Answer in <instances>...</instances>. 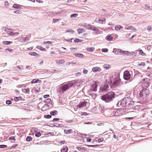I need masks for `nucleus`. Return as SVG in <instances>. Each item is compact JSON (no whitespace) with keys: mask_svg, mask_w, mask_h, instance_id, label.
I'll use <instances>...</instances> for the list:
<instances>
[{"mask_svg":"<svg viewBox=\"0 0 152 152\" xmlns=\"http://www.w3.org/2000/svg\"><path fill=\"white\" fill-rule=\"evenodd\" d=\"M73 83L71 82H68L67 83L61 86L58 89L57 93L59 95L64 93L69 88L73 85Z\"/></svg>","mask_w":152,"mask_h":152,"instance_id":"1","label":"nucleus"},{"mask_svg":"<svg viewBox=\"0 0 152 152\" xmlns=\"http://www.w3.org/2000/svg\"><path fill=\"white\" fill-rule=\"evenodd\" d=\"M115 97V94L113 92H110L102 96L101 99L105 102L111 101Z\"/></svg>","mask_w":152,"mask_h":152,"instance_id":"2","label":"nucleus"},{"mask_svg":"<svg viewBox=\"0 0 152 152\" xmlns=\"http://www.w3.org/2000/svg\"><path fill=\"white\" fill-rule=\"evenodd\" d=\"M120 82V79L118 77L112 76H110V79L108 80L109 83L112 87L116 86Z\"/></svg>","mask_w":152,"mask_h":152,"instance_id":"3","label":"nucleus"},{"mask_svg":"<svg viewBox=\"0 0 152 152\" xmlns=\"http://www.w3.org/2000/svg\"><path fill=\"white\" fill-rule=\"evenodd\" d=\"M131 73L132 72H129L128 70L125 71L124 73L123 77L124 79L126 80H128L130 78Z\"/></svg>","mask_w":152,"mask_h":152,"instance_id":"4","label":"nucleus"},{"mask_svg":"<svg viewBox=\"0 0 152 152\" xmlns=\"http://www.w3.org/2000/svg\"><path fill=\"white\" fill-rule=\"evenodd\" d=\"M6 32L8 34L10 35L11 36H15L17 35L18 34H19L18 32H13V29L8 28Z\"/></svg>","mask_w":152,"mask_h":152,"instance_id":"5","label":"nucleus"},{"mask_svg":"<svg viewBox=\"0 0 152 152\" xmlns=\"http://www.w3.org/2000/svg\"><path fill=\"white\" fill-rule=\"evenodd\" d=\"M117 106L118 107H124L126 106V103L125 98H124L120 101L117 104Z\"/></svg>","mask_w":152,"mask_h":152,"instance_id":"6","label":"nucleus"},{"mask_svg":"<svg viewBox=\"0 0 152 152\" xmlns=\"http://www.w3.org/2000/svg\"><path fill=\"white\" fill-rule=\"evenodd\" d=\"M125 98L126 103V106H131L132 105V99H131L128 97Z\"/></svg>","mask_w":152,"mask_h":152,"instance_id":"7","label":"nucleus"},{"mask_svg":"<svg viewBox=\"0 0 152 152\" xmlns=\"http://www.w3.org/2000/svg\"><path fill=\"white\" fill-rule=\"evenodd\" d=\"M88 26V29L89 30H91L96 32H98L99 31V30L98 28L95 27L94 26L91 25Z\"/></svg>","mask_w":152,"mask_h":152,"instance_id":"8","label":"nucleus"},{"mask_svg":"<svg viewBox=\"0 0 152 152\" xmlns=\"http://www.w3.org/2000/svg\"><path fill=\"white\" fill-rule=\"evenodd\" d=\"M87 102L85 101L80 102L79 105H77V107L79 108H82L86 107V105Z\"/></svg>","mask_w":152,"mask_h":152,"instance_id":"9","label":"nucleus"},{"mask_svg":"<svg viewBox=\"0 0 152 152\" xmlns=\"http://www.w3.org/2000/svg\"><path fill=\"white\" fill-rule=\"evenodd\" d=\"M125 35L126 38H133L136 35V34L132 35L130 32L126 33Z\"/></svg>","mask_w":152,"mask_h":152,"instance_id":"10","label":"nucleus"},{"mask_svg":"<svg viewBox=\"0 0 152 152\" xmlns=\"http://www.w3.org/2000/svg\"><path fill=\"white\" fill-rule=\"evenodd\" d=\"M148 80H149L147 78H144L142 80V82L144 83V85L145 86L146 88L148 87L149 86L148 82Z\"/></svg>","mask_w":152,"mask_h":152,"instance_id":"11","label":"nucleus"},{"mask_svg":"<svg viewBox=\"0 0 152 152\" xmlns=\"http://www.w3.org/2000/svg\"><path fill=\"white\" fill-rule=\"evenodd\" d=\"M97 85L95 83L93 84L90 88L91 91H96Z\"/></svg>","mask_w":152,"mask_h":152,"instance_id":"12","label":"nucleus"},{"mask_svg":"<svg viewBox=\"0 0 152 152\" xmlns=\"http://www.w3.org/2000/svg\"><path fill=\"white\" fill-rule=\"evenodd\" d=\"M147 90H145L144 91H142V89L140 93V94L142 96V97H145V96H146V95H148L147 94H145V93L147 92Z\"/></svg>","mask_w":152,"mask_h":152,"instance_id":"13","label":"nucleus"},{"mask_svg":"<svg viewBox=\"0 0 152 152\" xmlns=\"http://www.w3.org/2000/svg\"><path fill=\"white\" fill-rule=\"evenodd\" d=\"M77 148L78 151L81 152H84L87 151L86 148L82 146L77 147Z\"/></svg>","mask_w":152,"mask_h":152,"instance_id":"14","label":"nucleus"},{"mask_svg":"<svg viewBox=\"0 0 152 152\" xmlns=\"http://www.w3.org/2000/svg\"><path fill=\"white\" fill-rule=\"evenodd\" d=\"M92 71L94 72H100L101 70L100 68L96 66L93 68L92 69Z\"/></svg>","mask_w":152,"mask_h":152,"instance_id":"15","label":"nucleus"},{"mask_svg":"<svg viewBox=\"0 0 152 152\" xmlns=\"http://www.w3.org/2000/svg\"><path fill=\"white\" fill-rule=\"evenodd\" d=\"M108 87V85L107 84H105L103 86L101 87L100 89L102 91H106Z\"/></svg>","mask_w":152,"mask_h":152,"instance_id":"16","label":"nucleus"},{"mask_svg":"<svg viewBox=\"0 0 152 152\" xmlns=\"http://www.w3.org/2000/svg\"><path fill=\"white\" fill-rule=\"evenodd\" d=\"M64 60L63 59L56 60V63L58 65L63 64L64 63Z\"/></svg>","mask_w":152,"mask_h":152,"instance_id":"17","label":"nucleus"},{"mask_svg":"<svg viewBox=\"0 0 152 152\" xmlns=\"http://www.w3.org/2000/svg\"><path fill=\"white\" fill-rule=\"evenodd\" d=\"M21 6L24 7V6L23 5H21L17 4H15L13 5L12 7L13 8H16V9H19L21 8Z\"/></svg>","mask_w":152,"mask_h":152,"instance_id":"18","label":"nucleus"},{"mask_svg":"<svg viewBox=\"0 0 152 152\" xmlns=\"http://www.w3.org/2000/svg\"><path fill=\"white\" fill-rule=\"evenodd\" d=\"M123 27L122 26H121L120 25H116L115 27V30L116 31L119 30L121 29L122 28H123Z\"/></svg>","mask_w":152,"mask_h":152,"instance_id":"19","label":"nucleus"},{"mask_svg":"<svg viewBox=\"0 0 152 152\" xmlns=\"http://www.w3.org/2000/svg\"><path fill=\"white\" fill-rule=\"evenodd\" d=\"M68 150V148L66 146H64L61 150V152H67Z\"/></svg>","mask_w":152,"mask_h":152,"instance_id":"20","label":"nucleus"},{"mask_svg":"<svg viewBox=\"0 0 152 152\" xmlns=\"http://www.w3.org/2000/svg\"><path fill=\"white\" fill-rule=\"evenodd\" d=\"M64 131V133L66 134L72 133L73 132L72 130V129L69 130L65 129Z\"/></svg>","mask_w":152,"mask_h":152,"instance_id":"21","label":"nucleus"},{"mask_svg":"<svg viewBox=\"0 0 152 152\" xmlns=\"http://www.w3.org/2000/svg\"><path fill=\"white\" fill-rule=\"evenodd\" d=\"M77 31L79 34H80L85 32V30L84 29L81 28H79L77 29Z\"/></svg>","mask_w":152,"mask_h":152,"instance_id":"22","label":"nucleus"},{"mask_svg":"<svg viewBox=\"0 0 152 152\" xmlns=\"http://www.w3.org/2000/svg\"><path fill=\"white\" fill-rule=\"evenodd\" d=\"M115 50V53L116 54H120L121 50V49L114 48V51Z\"/></svg>","mask_w":152,"mask_h":152,"instance_id":"23","label":"nucleus"},{"mask_svg":"<svg viewBox=\"0 0 152 152\" xmlns=\"http://www.w3.org/2000/svg\"><path fill=\"white\" fill-rule=\"evenodd\" d=\"M74 55L75 56L78 57L80 58H82L83 56V54L80 53H75L74 54Z\"/></svg>","mask_w":152,"mask_h":152,"instance_id":"24","label":"nucleus"},{"mask_svg":"<svg viewBox=\"0 0 152 152\" xmlns=\"http://www.w3.org/2000/svg\"><path fill=\"white\" fill-rule=\"evenodd\" d=\"M41 82V81L37 79H33L31 82L32 83H40Z\"/></svg>","mask_w":152,"mask_h":152,"instance_id":"25","label":"nucleus"},{"mask_svg":"<svg viewBox=\"0 0 152 152\" xmlns=\"http://www.w3.org/2000/svg\"><path fill=\"white\" fill-rule=\"evenodd\" d=\"M144 8L145 10H151L152 9V7H151L148 5L145 4Z\"/></svg>","mask_w":152,"mask_h":152,"instance_id":"26","label":"nucleus"},{"mask_svg":"<svg viewBox=\"0 0 152 152\" xmlns=\"http://www.w3.org/2000/svg\"><path fill=\"white\" fill-rule=\"evenodd\" d=\"M115 116H119L121 114V112L120 110H117L115 114Z\"/></svg>","mask_w":152,"mask_h":152,"instance_id":"27","label":"nucleus"},{"mask_svg":"<svg viewBox=\"0 0 152 152\" xmlns=\"http://www.w3.org/2000/svg\"><path fill=\"white\" fill-rule=\"evenodd\" d=\"M95 49V48L94 47H89L87 48H86V50L88 51L92 52H93Z\"/></svg>","mask_w":152,"mask_h":152,"instance_id":"28","label":"nucleus"},{"mask_svg":"<svg viewBox=\"0 0 152 152\" xmlns=\"http://www.w3.org/2000/svg\"><path fill=\"white\" fill-rule=\"evenodd\" d=\"M139 52V54L140 55H141L142 56H144L145 55V53H144L142 50H138Z\"/></svg>","mask_w":152,"mask_h":152,"instance_id":"29","label":"nucleus"},{"mask_svg":"<svg viewBox=\"0 0 152 152\" xmlns=\"http://www.w3.org/2000/svg\"><path fill=\"white\" fill-rule=\"evenodd\" d=\"M37 48L40 50L41 51H45V49L42 48V46L39 45H38L37 46Z\"/></svg>","mask_w":152,"mask_h":152,"instance_id":"30","label":"nucleus"},{"mask_svg":"<svg viewBox=\"0 0 152 152\" xmlns=\"http://www.w3.org/2000/svg\"><path fill=\"white\" fill-rule=\"evenodd\" d=\"M57 111L56 110H55L53 111H51L50 112V114L52 115H56L57 114Z\"/></svg>","mask_w":152,"mask_h":152,"instance_id":"31","label":"nucleus"},{"mask_svg":"<svg viewBox=\"0 0 152 152\" xmlns=\"http://www.w3.org/2000/svg\"><path fill=\"white\" fill-rule=\"evenodd\" d=\"M74 42L76 43H81L83 42V40L81 39H76L74 40Z\"/></svg>","mask_w":152,"mask_h":152,"instance_id":"32","label":"nucleus"},{"mask_svg":"<svg viewBox=\"0 0 152 152\" xmlns=\"http://www.w3.org/2000/svg\"><path fill=\"white\" fill-rule=\"evenodd\" d=\"M54 71H56V70H53L52 71H50L48 70L47 69H45L43 70V73H50V72H53Z\"/></svg>","mask_w":152,"mask_h":152,"instance_id":"33","label":"nucleus"},{"mask_svg":"<svg viewBox=\"0 0 152 152\" xmlns=\"http://www.w3.org/2000/svg\"><path fill=\"white\" fill-rule=\"evenodd\" d=\"M7 27H3L1 30L2 31V32H3V33L4 34V32H6L7 31V30L8 29Z\"/></svg>","mask_w":152,"mask_h":152,"instance_id":"34","label":"nucleus"},{"mask_svg":"<svg viewBox=\"0 0 152 152\" xmlns=\"http://www.w3.org/2000/svg\"><path fill=\"white\" fill-rule=\"evenodd\" d=\"M78 15V14L76 13H73L70 16L71 18L77 17Z\"/></svg>","mask_w":152,"mask_h":152,"instance_id":"35","label":"nucleus"},{"mask_svg":"<svg viewBox=\"0 0 152 152\" xmlns=\"http://www.w3.org/2000/svg\"><path fill=\"white\" fill-rule=\"evenodd\" d=\"M3 43L6 45H8L10 43H12V42H11L8 41H4L3 42Z\"/></svg>","mask_w":152,"mask_h":152,"instance_id":"36","label":"nucleus"},{"mask_svg":"<svg viewBox=\"0 0 152 152\" xmlns=\"http://www.w3.org/2000/svg\"><path fill=\"white\" fill-rule=\"evenodd\" d=\"M103 67L107 70L110 67L109 65L105 64L104 65Z\"/></svg>","mask_w":152,"mask_h":152,"instance_id":"37","label":"nucleus"},{"mask_svg":"<svg viewBox=\"0 0 152 152\" xmlns=\"http://www.w3.org/2000/svg\"><path fill=\"white\" fill-rule=\"evenodd\" d=\"M21 98L20 97H15L14 98V100L15 102H18V101L20 100Z\"/></svg>","mask_w":152,"mask_h":152,"instance_id":"38","label":"nucleus"},{"mask_svg":"<svg viewBox=\"0 0 152 152\" xmlns=\"http://www.w3.org/2000/svg\"><path fill=\"white\" fill-rule=\"evenodd\" d=\"M45 102L47 103H51V100L50 99H47L45 100Z\"/></svg>","mask_w":152,"mask_h":152,"instance_id":"39","label":"nucleus"},{"mask_svg":"<svg viewBox=\"0 0 152 152\" xmlns=\"http://www.w3.org/2000/svg\"><path fill=\"white\" fill-rule=\"evenodd\" d=\"M29 88L22 89V90L23 92L27 93L29 91Z\"/></svg>","mask_w":152,"mask_h":152,"instance_id":"40","label":"nucleus"},{"mask_svg":"<svg viewBox=\"0 0 152 152\" xmlns=\"http://www.w3.org/2000/svg\"><path fill=\"white\" fill-rule=\"evenodd\" d=\"M66 32H69L72 33L74 32V31L72 29H69L66 30Z\"/></svg>","mask_w":152,"mask_h":152,"instance_id":"41","label":"nucleus"},{"mask_svg":"<svg viewBox=\"0 0 152 152\" xmlns=\"http://www.w3.org/2000/svg\"><path fill=\"white\" fill-rule=\"evenodd\" d=\"M44 44L52 45L53 43L50 41L44 42H43Z\"/></svg>","mask_w":152,"mask_h":152,"instance_id":"42","label":"nucleus"},{"mask_svg":"<svg viewBox=\"0 0 152 152\" xmlns=\"http://www.w3.org/2000/svg\"><path fill=\"white\" fill-rule=\"evenodd\" d=\"M99 21L100 22V23H103L104 22H105V19L103 18V19H101V18H100L99 19Z\"/></svg>","mask_w":152,"mask_h":152,"instance_id":"43","label":"nucleus"},{"mask_svg":"<svg viewBox=\"0 0 152 152\" xmlns=\"http://www.w3.org/2000/svg\"><path fill=\"white\" fill-rule=\"evenodd\" d=\"M32 138L30 136H28L26 139V140L28 142H29L31 140Z\"/></svg>","mask_w":152,"mask_h":152,"instance_id":"44","label":"nucleus"},{"mask_svg":"<svg viewBox=\"0 0 152 152\" xmlns=\"http://www.w3.org/2000/svg\"><path fill=\"white\" fill-rule=\"evenodd\" d=\"M147 30L148 31V32H150L152 30V27L151 26H148L147 27Z\"/></svg>","mask_w":152,"mask_h":152,"instance_id":"45","label":"nucleus"},{"mask_svg":"<svg viewBox=\"0 0 152 152\" xmlns=\"http://www.w3.org/2000/svg\"><path fill=\"white\" fill-rule=\"evenodd\" d=\"M145 65V62H142L140 64H138V66H144Z\"/></svg>","mask_w":152,"mask_h":152,"instance_id":"46","label":"nucleus"},{"mask_svg":"<svg viewBox=\"0 0 152 152\" xmlns=\"http://www.w3.org/2000/svg\"><path fill=\"white\" fill-rule=\"evenodd\" d=\"M130 28L129 30H131L132 31H136V28L132 26H130Z\"/></svg>","mask_w":152,"mask_h":152,"instance_id":"47","label":"nucleus"},{"mask_svg":"<svg viewBox=\"0 0 152 152\" xmlns=\"http://www.w3.org/2000/svg\"><path fill=\"white\" fill-rule=\"evenodd\" d=\"M35 135L36 137H39L41 136V134L40 132L36 133Z\"/></svg>","mask_w":152,"mask_h":152,"instance_id":"48","label":"nucleus"},{"mask_svg":"<svg viewBox=\"0 0 152 152\" xmlns=\"http://www.w3.org/2000/svg\"><path fill=\"white\" fill-rule=\"evenodd\" d=\"M124 55H126L127 56H130V52L125 51Z\"/></svg>","mask_w":152,"mask_h":152,"instance_id":"49","label":"nucleus"},{"mask_svg":"<svg viewBox=\"0 0 152 152\" xmlns=\"http://www.w3.org/2000/svg\"><path fill=\"white\" fill-rule=\"evenodd\" d=\"M51 117V116L50 115H44V117L46 118H50Z\"/></svg>","mask_w":152,"mask_h":152,"instance_id":"50","label":"nucleus"},{"mask_svg":"<svg viewBox=\"0 0 152 152\" xmlns=\"http://www.w3.org/2000/svg\"><path fill=\"white\" fill-rule=\"evenodd\" d=\"M29 54L31 56H35L37 53L35 52H30L29 53Z\"/></svg>","mask_w":152,"mask_h":152,"instance_id":"51","label":"nucleus"},{"mask_svg":"<svg viewBox=\"0 0 152 152\" xmlns=\"http://www.w3.org/2000/svg\"><path fill=\"white\" fill-rule=\"evenodd\" d=\"M60 20V19H56L53 18V22L54 23H56Z\"/></svg>","mask_w":152,"mask_h":152,"instance_id":"52","label":"nucleus"},{"mask_svg":"<svg viewBox=\"0 0 152 152\" xmlns=\"http://www.w3.org/2000/svg\"><path fill=\"white\" fill-rule=\"evenodd\" d=\"M101 51L102 52H107L108 51V50L107 48L102 49Z\"/></svg>","mask_w":152,"mask_h":152,"instance_id":"53","label":"nucleus"},{"mask_svg":"<svg viewBox=\"0 0 152 152\" xmlns=\"http://www.w3.org/2000/svg\"><path fill=\"white\" fill-rule=\"evenodd\" d=\"M130 26L126 25L125 26V28L127 30H129L130 28Z\"/></svg>","mask_w":152,"mask_h":152,"instance_id":"54","label":"nucleus"},{"mask_svg":"<svg viewBox=\"0 0 152 152\" xmlns=\"http://www.w3.org/2000/svg\"><path fill=\"white\" fill-rule=\"evenodd\" d=\"M6 103L7 104H10L12 103V102L10 100H7L6 102Z\"/></svg>","mask_w":152,"mask_h":152,"instance_id":"55","label":"nucleus"},{"mask_svg":"<svg viewBox=\"0 0 152 152\" xmlns=\"http://www.w3.org/2000/svg\"><path fill=\"white\" fill-rule=\"evenodd\" d=\"M10 4L7 1H6L4 2V5L6 6H8Z\"/></svg>","mask_w":152,"mask_h":152,"instance_id":"56","label":"nucleus"},{"mask_svg":"<svg viewBox=\"0 0 152 152\" xmlns=\"http://www.w3.org/2000/svg\"><path fill=\"white\" fill-rule=\"evenodd\" d=\"M7 145H0V148H4L7 147Z\"/></svg>","mask_w":152,"mask_h":152,"instance_id":"57","label":"nucleus"},{"mask_svg":"<svg viewBox=\"0 0 152 152\" xmlns=\"http://www.w3.org/2000/svg\"><path fill=\"white\" fill-rule=\"evenodd\" d=\"M125 51H124L122 49L121 50V55H124Z\"/></svg>","mask_w":152,"mask_h":152,"instance_id":"58","label":"nucleus"},{"mask_svg":"<svg viewBox=\"0 0 152 152\" xmlns=\"http://www.w3.org/2000/svg\"><path fill=\"white\" fill-rule=\"evenodd\" d=\"M88 26H91V25L89 24H87L86 23H85L83 25V26L84 27H85L87 28H88Z\"/></svg>","mask_w":152,"mask_h":152,"instance_id":"59","label":"nucleus"},{"mask_svg":"<svg viewBox=\"0 0 152 152\" xmlns=\"http://www.w3.org/2000/svg\"><path fill=\"white\" fill-rule=\"evenodd\" d=\"M130 56H135V53L134 52H130Z\"/></svg>","mask_w":152,"mask_h":152,"instance_id":"60","label":"nucleus"},{"mask_svg":"<svg viewBox=\"0 0 152 152\" xmlns=\"http://www.w3.org/2000/svg\"><path fill=\"white\" fill-rule=\"evenodd\" d=\"M9 140H14L15 141V139L14 137H10Z\"/></svg>","mask_w":152,"mask_h":152,"instance_id":"61","label":"nucleus"},{"mask_svg":"<svg viewBox=\"0 0 152 152\" xmlns=\"http://www.w3.org/2000/svg\"><path fill=\"white\" fill-rule=\"evenodd\" d=\"M73 121V120H66V122L67 123H71Z\"/></svg>","mask_w":152,"mask_h":152,"instance_id":"62","label":"nucleus"},{"mask_svg":"<svg viewBox=\"0 0 152 152\" xmlns=\"http://www.w3.org/2000/svg\"><path fill=\"white\" fill-rule=\"evenodd\" d=\"M112 133L113 134V138L115 139H116L118 138V137L116 136L115 134H114V132H113Z\"/></svg>","mask_w":152,"mask_h":152,"instance_id":"63","label":"nucleus"},{"mask_svg":"<svg viewBox=\"0 0 152 152\" xmlns=\"http://www.w3.org/2000/svg\"><path fill=\"white\" fill-rule=\"evenodd\" d=\"M88 70L85 69H83V73L84 74H86L88 73Z\"/></svg>","mask_w":152,"mask_h":152,"instance_id":"64","label":"nucleus"}]
</instances>
